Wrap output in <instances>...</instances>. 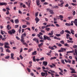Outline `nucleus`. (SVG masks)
Here are the masks:
<instances>
[{
  "label": "nucleus",
  "instance_id": "nucleus-1",
  "mask_svg": "<svg viewBox=\"0 0 77 77\" xmlns=\"http://www.w3.org/2000/svg\"><path fill=\"white\" fill-rule=\"evenodd\" d=\"M15 30L14 29H12L11 30H10L8 31V33L10 35H12V34H14L15 33Z\"/></svg>",
  "mask_w": 77,
  "mask_h": 77
},
{
  "label": "nucleus",
  "instance_id": "nucleus-2",
  "mask_svg": "<svg viewBox=\"0 0 77 77\" xmlns=\"http://www.w3.org/2000/svg\"><path fill=\"white\" fill-rule=\"evenodd\" d=\"M44 40H48V41H51V38L48 36H47L46 35H44L43 36Z\"/></svg>",
  "mask_w": 77,
  "mask_h": 77
},
{
  "label": "nucleus",
  "instance_id": "nucleus-3",
  "mask_svg": "<svg viewBox=\"0 0 77 77\" xmlns=\"http://www.w3.org/2000/svg\"><path fill=\"white\" fill-rule=\"evenodd\" d=\"M0 6H3V5H5V6H6V5H7V3L6 2H0Z\"/></svg>",
  "mask_w": 77,
  "mask_h": 77
},
{
  "label": "nucleus",
  "instance_id": "nucleus-4",
  "mask_svg": "<svg viewBox=\"0 0 77 77\" xmlns=\"http://www.w3.org/2000/svg\"><path fill=\"white\" fill-rule=\"evenodd\" d=\"M26 5H28V6H30V0H29L28 1V2H26Z\"/></svg>",
  "mask_w": 77,
  "mask_h": 77
},
{
  "label": "nucleus",
  "instance_id": "nucleus-5",
  "mask_svg": "<svg viewBox=\"0 0 77 77\" xmlns=\"http://www.w3.org/2000/svg\"><path fill=\"white\" fill-rule=\"evenodd\" d=\"M33 40L34 41H35L36 42V43H37V44H39V41L38 39H36V38H34L33 39Z\"/></svg>",
  "mask_w": 77,
  "mask_h": 77
},
{
  "label": "nucleus",
  "instance_id": "nucleus-6",
  "mask_svg": "<svg viewBox=\"0 0 77 77\" xmlns=\"http://www.w3.org/2000/svg\"><path fill=\"white\" fill-rule=\"evenodd\" d=\"M43 65H44L45 66H47V64H48V62L44 61L43 62Z\"/></svg>",
  "mask_w": 77,
  "mask_h": 77
},
{
  "label": "nucleus",
  "instance_id": "nucleus-7",
  "mask_svg": "<svg viewBox=\"0 0 77 77\" xmlns=\"http://www.w3.org/2000/svg\"><path fill=\"white\" fill-rule=\"evenodd\" d=\"M11 58L12 59H14V53H11Z\"/></svg>",
  "mask_w": 77,
  "mask_h": 77
},
{
  "label": "nucleus",
  "instance_id": "nucleus-8",
  "mask_svg": "<svg viewBox=\"0 0 77 77\" xmlns=\"http://www.w3.org/2000/svg\"><path fill=\"white\" fill-rule=\"evenodd\" d=\"M70 32L72 35H74V32H75L73 29H70Z\"/></svg>",
  "mask_w": 77,
  "mask_h": 77
},
{
  "label": "nucleus",
  "instance_id": "nucleus-9",
  "mask_svg": "<svg viewBox=\"0 0 77 77\" xmlns=\"http://www.w3.org/2000/svg\"><path fill=\"white\" fill-rule=\"evenodd\" d=\"M37 51H35L34 52L32 53V55H36L37 54Z\"/></svg>",
  "mask_w": 77,
  "mask_h": 77
},
{
  "label": "nucleus",
  "instance_id": "nucleus-10",
  "mask_svg": "<svg viewBox=\"0 0 77 77\" xmlns=\"http://www.w3.org/2000/svg\"><path fill=\"white\" fill-rule=\"evenodd\" d=\"M35 21H36V23H38V22H39V18H38L36 17L35 19Z\"/></svg>",
  "mask_w": 77,
  "mask_h": 77
},
{
  "label": "nucleus",
  "instance_id": "nucleus-11",
  "mask_svg": "<svg viewBox=\"0 0 77 77\" xmlns=\"http://www.w3.org/2000/svg\"><path fill=\"white\" fill-rule=\"evenodd\" d=\"M14 22L15 23H16V24H18L19 20H18V19H16L15 20Z\"/></svg>",
  "mask_w": 77,
  "mask_h": 77
},
{
  "label": "nucleus",
  "instance_id": "nucleus-12",
  "mask_svg": "<svg viewBox=\"0 0 77 77\" xmlns=\"http://www.w3.org/2000/svg\"><path fill=\"white\" fill-rule=\"evenodd\" d=\"M36 2L37 3V5H38V6L40 5V1H39V0H37L36 1Z\"/></svg>",
  "mask_w": 77,
  "mask_h": 77
},
{
  "label": "nucleus",
  "instance_id": "nucleus-13",
  "mask_svg": "<svg viewBox=\"0 0 77 77\" xmlns=\"http://www.w3.org/2000/svg\"><path fill=\"white\" fill-rule=\"evenodd\" d=\"M61 49L62 52H63L64 51H66V49L64 48H61Z\"/></svg>",
  "mask_w": 77,
  "mask_h": 77
},
{
  "label": "nucleus",
  "instance_id": "nucleus-14",
  "mask_svg": "<svg viewBox=\"0 0 77 77\" xmlns=\"http://www.w3.org/2000/svg\"><path fill=\"white\" fill-rule=\"evenodd\" d=\"M33 51V48H30L28 51V53H30V52H31V51Z\"/></svg>",
  "mask_w": 77,
  "mask_h": 77
},
{
  "label": "nucleus",
  "instance_id": "nucleus-15",
  "mask_svg": "<svg viewBox=\"0 0 77 77\" xmlns=\"http://www.w3.org/2000/svg\"><path fill=\"white\" fill-rule=\"evenodd\" d=\"M56 45H57L58 46H59V47H62V45L60 43H57L56 44Z\"/></svg>",
  "mask_w": 77,
  "mask_h": 77
},
{
  "label": "nucleus",
  "instance_id": "nucleus-16",
  "mask_svg": "<svg viewBox=\"0 0 77 77\" xmlns=\"http://www.w3.org/2000/svg\"><path fill=\"white\" fill-rule=\"evenodd\" d=\"M65 32H66V33H69L70 34V35H71V32H70V31L68 30H65Z\"/></svg>",
  "mask_w": 77,
  "mask_h": 77
},
{
  "label": "nucleus",
  "instance_id": "nucleus-17",
  "mask_svg": "<svg viewBox=\"0 0 77 77\" xmlns=\"http://www.w3.org/2000/svg\"><path fill=\"white\" fill-rule=\"evenodd\" d=\"M63 3H61L60 4H58V5L60 6L61 7H62L63 6Z\"/></svg>",
  "mask_w": 77,
  "mask_h": 77
},
{
  "label": "nucleus",
  "instance_id": "nucleus-18",
  "mask_svg": "<svg viewBox=\"0 0 77 77\" xmlns=\"http://www.w3.org/2000/svg\"><path fill=\"white\" fill-rule=\"evenodd\" d=\"M56 59V57H52L51 58L50 60H53L54 59Z\"/></svg>",
  "mask_w": 77,
  "mask_h": 77
},
{
  "label": "nucleus",
  "instance_id": "nucleus-19",
  "mask_svg": "<svg viewBox=\"0 0 77 77\" xmlns=\"http://www.w3.org/2000/svg\"><path fill=\"white\" fill-rule=\"evenodd\" d=\"M41 74L43 76H45V73L44 72H42L41 73Z\"/></svg>",
  "mask_w": 77,
  "mask_h": 77
},
{
  "label": "nucleus",
  "instance_id": "nucleus-20",
  "mask_svg": "<svg viewBox=\"0 0 77 77\" xmlns=\"http://www.w3.org/2000/svg\"><path fill=\"white\" fill-rule=\"evenodd\" d=\"M49 12L51 14H54V13L53 12V11L52 10H51L49 11Z\"/></svg>",
  "mask_w": 77,
  "mask_h": 77
},
{
  "label": "nucleus",
  "instance_id": "nucleus-21",
  "mask_svg": "<svg viewBox=\"0 0 77 77\" xmlns=\"http://www.w3.org/2000/svg\"><path fill=\"white\" fill-rule=\"evenodd\" d=\"M4 45H9V44L8 42H5L4 43Z\"/></svg>",
  "mask_w": 77,
  "mask_h": 77
},
{
  "label": "nucleus",
  "instance_id": "nucleus-22",
  "mask_svg": "<svg viewBox=\"0 0 77 77\" xmlns=\"http://www.w3.org/2000/svg\"><path fill=\"white\" fill-rule=\"evenodd\" d=\"M4 47L6 48H10V47L7 45H5Z\"/></svg>",
  "mask_w": 77,
  "mask_h": 77
},
{
  "label": "nucleus",
  "instance_id": "nucleus-23",
  "mask_svg": "<svg viewBox=\"0 0 77 77\" xmlns=\"http://www.w3.org/2000/svg\"><path fill=\"white\" fill-rule=\"evenodd\" d=\"M49 48H50V49H51V50H54V48H53V47H51L50 46H49L48 47Z\"/></svg>",
  "mask_w": 77,
  "mask_h": 77
},
{
  "label": "nucleus",
  "instance_id": "nucleus-24",
  "mask_svg": "<svg viewBox=\"0 0 77 77\" xmlns=\"http://www.w3.org/2000/svg\"><path fill=\"white\" fill-rule=\"evenodd\" d=\"M32 58H33L32 60H33V61H34V62H36V60L35 59V56H34L32 57Z\"/></svg>",
  "mask_w": 77,
  "mask_h": 77
},
{
  "label": "nucleus",
  "instance_id": "nucleus-25",
  "mask_svg": "<svg viewBox=\"0 0 77 77\" xmlns=\"http://www.w3.org/2000/svg\"><path fill=\"white\" fill-rule=\"evenodd\" d=\"M4 33H5V32L3 31H2V30H1V33L2 34V35H4Z\"/></svg>",
  "mask_w": 77,
  "mask_h": 77
},
{
  "label": "nucleus",
  "instance_id": "nucleus-26",
  "mask_svg": "<svg viewBox=\"0 0 77 77\" xmlns=\"http://www.w3.org/2000/svg\"><path fill=\"white\" fill-rule=\"evenodd\" d=\"M10 57V56H8L5 57V59H8Z\"/></svg>",
  "mask_w": 77,
  "mask_h": 77
},
{
  "label": "nucleus",
  "instance_id": "nucleus-27",
  "mask_svg": "<svg viewBox=\"0 0 77 77\" xmlns=\"http://www.w3.org/2000/svg\"><path fill=\"white\" fill-rule=\"evenodd\" d=\"M60 43H61L62 44H65V43L64 42V41H63V40L61 41L60 42Z\"/></svg>",
  "mask_w": 77,
  "mask_h": 77
},
{
  "label": "nucleus",
  "instance_id": "nucleus-28",
  "mask_svg": "<svg viewBox=\"0 0 77 77\" xmlns=\"http://www.w3.org/2000/svg\"><path fill=\"white\" fill-rule=\"evenodd\" d=\"M61 63L63 64H65V62H64V60L62 59L61 60Z\"/></svg>",
  "mask_w": 77,
  "mask_h": 77
},
{
  "label": "nucleus",
  "instance_id": "nucleus-29",
  "mask_svg": "<svg viewBox=\"0 0 77 77\" xmlns=\"http://www.w3.org/2000/svg\"><path fill=\"white\" fill-rule=\"evenodd\" d=\"M43 44V43H41L40 45H38V47L40 48L41 47V46Z\"/></svg>",
  "mask_w": 77,
  "mask_h": 77
},
{
  "label": "nucleus",
  "instance_id": "nucleus-30",
  "mask_svg": "<svg viewBox=\"0 0 77 77\" xmlns=\"http://www.w3.org/2000/svg\"><path fill=\"white\" fill-rule=\"evenodd\" d=\"M23 28H26V27H27V25H23L22 26Z\"/></svg>",
  "mask_w": 77,
  "mask_h": 77
},
{
  "label": "nucleus",
  "instance_id": "nucleus-31",
  "mask_svg": "<svg viewBox=\"0 0 77 77\" xmlns=\"http://www.w3.org/2000/svg\"><path fill=\"white\" fill-rule=\"evenodd\" d=\"M71 5H72V6H77V4H74V3H72L71 4Z\"/></svg>",
  "mask_w": 77,
  "mask_h": 77
},
{
  "label": "nucleus",
  "instance_id": "nucleus-32",
  "mask_svg": "<svg viewBox=\"0 0 77 77\" xmlns=\"http://www.w3.org/2000/svg\"><path fill=\"white\" fill-rule=\"evenodd\" d=\"M54 8H56V9H57V8H59V7L57 6H53Z\"/></svg>",
  "mask_w": 77,
  "mask_h": 77
},
{
  "label": "nucleus",
  "instance_id": "nucleus-33",
  "mask_svg": "<svg viewBox=\"0 0 77 77\" xmlns=\"http://www.w3.org/2000/svg\"><path fill=\"white\" fill-rule=\"evenodd\" d=\"M50 28H46L45 30H46L47 31H49L50 30Z\"/></svg>",
  "mask_w": 77,
  "mask_h": 77
},
{
  "label": "nucleus",
  "instance_id": "nucleus-34",
  "mask_svg": "<svg viewBox=\"0 0 77 77\" xmlns=\"http://www.w3.org/2000/svg\"><path fill=\"white\" fill-rule=\"evenodd\" d=\"M60 33L61 35L63 34V33H64V31H63V30H62V31L60 32Z\"/></svg>",
  "mask_w": 77,
  "mask_h": 77
},
{
  "label": "nucleus",
  "instance_id": "nucleus-35",
  "mask_svg": "<svg viewBox=\"0 0 77 77\" xmlns=\"http://www.w3.org/2000/svg\"><path fill=\"white\" fill-rule=\"evenodd\" d=\"M6 51L7 52H8V53H10V52H11L10 50H9V49H8L6 50Z\"/></svg>",
  "mask_w": 77,
  "mask_h": 77
},
{
  "label": "nucleus",
  "instance_id": "nucleus-36",
  "mask_svg": "<svg viewBox=\"0 0 77 77\" xmlns=\"http://www.w3.org/2000/svg\"><path fill=\"white\" fill-rule=\"evenodd\" d=\"M56 36H61V35H60V34H56Z\"/></svg>",
  "mask_w": 77,
  "mask_h": 77
},
{
  "label": "nucleus",
  "instance_id": "nucleus-37",
  "mask_svg": "<svg viewBox=\"0 0 77 77\" xmlns=\"http://www.w3.org/2000/svg\"><path fill=\"white\" fill-rule=\"evenodd\" d=\"M20 41L22 43L24 42V39H21Z\"/></svg>",
  "mask_w": 77,
  "mask_h": 77
},
{
  "label": "nucleus",
  "instance_id": "nucleus-38",
  "mask_svg": "<svg viewBox=\"0 0 77 77\" xmlns=\"http://www.w3.org/2000/svg\"><path fill=\"white\" fill-rule=\"evenodd\" d=\"M64 46H66L67 47H69V45L66 43H65V44H64Z\"/></svg>",
  "mask_w": 77,
  "mask_h": 77
},
{
  "label": "nucleus",
  "instance_id": "nucleus-39",
  "mask_svg": "<svg viewBox=\"0 0 77 77\" xmlns=\"http://www.w3.org/2000/svg\"><path fill=\"white\" fill-rule=\"evenodd\" d=\"M60 3H63V4H64V2H63V1L62 0H61L60 1Z\"/></svg>",
  "mask_w": 77,
  "mask_h": 77
},
{
  "label": "nucleus",
  "instance_id": "nucleus-40",
  "mask_svg": "<svg viewBox=\"0 0 77 77\" xmlns=\"http://www.w3.org/2000/svg\"><path fill=\"white\" fill-rule=\"evenodd\" d=\"M73 47L74 48H77V45H75L73 46Z\"/></svg>",
  "mask_w": 77,
  "mask_h": 77
},
{
  "label": "nucleus",
  "instance_id": "nucleus-41",
  "mask_svg": "<svg viewBox=\"0 0 77 77\" xmlns=\"http://www.w3.org/2000/svg\"><path fill=\"white\" fill-rule=\"evenodd\" d=\"M16 38L17 39V40H20V38L19 37H18V36H16Z\"/></svg>",
  "mask_w": 77,
  "mask_h": 77
},
{
  "label": "nucleus",
  "instance_id": "nucleus-42",
  "mask_svg": "<svg viewBox=\"0 0 77 77\" xmlns=\"http://www.w3.org/2000/svg\"><path fill=\"white\" fill-rule=\"evenodd\" d=\"M70 70H71V71H75V69H74L72 68H70Z\"/></svg>",
  "mask_w": 77,
  "mask_h": 77
},
{
  "label": "nucleus",
  "instance_id": "nucleus-43",
  "mask_svg": "<svg viewBox=\"0 0 77 77\" xmlns=\"http://www.w3.org/2000/svg\"><path fill=\"white\" fill-rule=\"evenodd\" d=\"M46 26H43L42 27V30H43V29H44L45 28H46Z\"/></svg>",
  "mask_w": 77,
  "mask_h": 77
},
{
  "label": "nucleus",
  "instance_id": "nucleus-44",
  "mask_svg": "<svg viewBox=\"0 0 77 77\" xmlns=\"http://www.w3.org/2000/svg\"><path fill=\"white\" fill-rule=\"evenodd\" d=\"M59 18H63V17L62 15H60L59 16Z\"/></svg>",
  "mask_w": 77,
  "mask_h": 77
},
{
  "label": "nucleus",
  "instance_id": "nucleus-45",
  "mask_svg": "<svg viewBox=\"0 0 77 77\" xmlns=\"http://www.w3.org/2000/svg\"><path fill=\"white\" fill-rule=\"evenodd\" d=\"M48 35H49V36H51V35H53V33H48Z\"/></svg>",
  "mask_w": 77,
  "mask_h": 77
},
{
  "label": "nucleus",
  "instance_id": "nucleus-46",
  "mask_svg": "<svg viewBox=\"0 0 77 77\" xmlns=\"http://www.w3.org/2000/svg\"><path fill=\"white\" fill-rule=\"evenodd\" d=\"M27 71H28L29 72H30V69H29V68H27Z\"/></svg>",
  "mask_w": 77,
  "mask_h": 77
},
{
  "label": "nucleus",
  "instance_id": "nucleus-47",
  "mask_svg": "<svg viewBox=\"0 0 77 77\" xmlns=\"http://www.w3.org/2000/svg\"><path fill=\"white\" fill-rule=\"evenodd\" d=\"M21 36V39H24V35H22Z\"/></svg>",
  "mask_w": 77,
  "mask_h": 77
},
{
  "label": "nucleus",
  "instance_id": "nucleus-48",
  "mask_svg": "<svg viewBox=\"0 0 77 77\" xmlns=\"http://www.w3.org/2000/svg\"><path fill=\"white\" fill-rule=\"evenodd\" d=\"M72 64H75V60H72Z\"/></svg>",
  "mask_w": 77,
  "mask_h": 77
},
{
  "label": "nucleus",
  "instance_id": "nucleus-49",
  "mask_svg": "<svg viewBox=\"0 0 77 77\" xmlns=\"http://www.w3.org/2000/svg\"><path fill=\"white\" fill-rule=\"evenodd\" d=\"M6 37L2 38V41H5V40H6Z\"/></svg>",
  "mask_w": 77,
  "mask_h": 77
},
{
  "label": "nucleus",
  "instance_id": "nucleus-50",
  "mask_svg": "<svg viewBox=\"0 0 77 77\" xmlns=\"http://www.w3.org/2000/svg\"><path fill=\"white\" fill-rule=\"evenodd\" d=\"M18 26H19L18 25H15L14 27H15V28H18Z\"/></svg>",
  "mask_w": 77,
  "mask_h": 77
},
{
  "label": "nucleus",
  "instance_id": "nucleus-51",
  "mask_svg": "<svg viewBox=\"0 0 77 77\" xmlns=\"http://www.w3.org/2000/svg\"><path fill=\"white\" fill-rule=\"evenodd\" d=\"M36 69L38 70H40V69H41V67H37Z\"/></svg>",
  "mask_w": 77,
  "mask_h": 77
},
{
  "label": "nucleus",
  "instance_id": "nucleus-52",
  "mask_svg": "<svg viewBox=\"0 0 77 77\" xmlns=\"http://www.w3.org/2000/svg\"><path fill=\"white\" fill-rule=\"evenodd\" d=\"M40 60H44V57H43L40 58Z\"/></svg>",
  "mask_w": 77,
  "mask_h": 77
},
{
  "label": "nucleus",
  "instance_id": "nucleus-53",
  "mask_svg": "<svg viewBox=\"0 0 77 77\" xmlns=\"http://www.w3.org/2000/svg\"><path fill=\"white\" fill-rule=\"evenodd\" d=\"M74 23V21H72L71 22V23H70L71 26H73V23Z\"/></svg>",
  "mask_w": 77,
  "mask_h": 77
},
{
  "label": "nucleus",
  "instance_id": "nucleus-54",
  "mask_svg": "<svg viewBox=\"0 0 77 77\" xmlns=\"http://www.w3.org/2000/svg\"><path fill=\"white\" fill-rule=\"evenodd\" d=\"M68 6H69V5H68V3L65 5V7H68Z\"/></svg>",
  "mask_w": 77,
  "mask_h": 77
},
{
  "label": "nucleus",
  "instance_id": "nucleus-55",
  "mask_svg": "<svg viewBox=\"0 0 77 77\" xmlns=\"http://www.w3.org/2000/svg\"><path fill=\"white\" fill-rule=\"evenodd\" d=\"M38 15V12H37L35 14V17H37Z\"/></svg>",
  "mask_w": 77,
  "mask_h": 77
},
{
  "label": "nucleus",
  "instance_id": "nucleus-56",
  "mask_svg": "<svg viewBox=\"0 0 77 77\" xmlns=\"http://www.w3.org/2000/svg\"><path fill=\"white\" fill-rule=\"evenodd\" d=\"M74 23H77V19H75L74 21L73 22Z\"/></svg>",
  "mask_w": 77,
  "mask_h": 77
},
{
  "label": "nucleus",
  "instance_id": "nucleus-57",
  "mask_svg": "<svg viewBox=\"0 0 77 77\" xmlns=\"http://www.w3.org/2000/svg\"><path fill=\"white\" fill-rule=\"evenodd\" d=\"M20 58L21 59V60L23 59V57L21 55H20Z\"/></svg>",
  "mask_w": 77,
  "mask_h": 77
},
{
  "label": "nucleus",
  "instance_id": "nucleus-58",
  "mask_svg": "<svg viewBox=\"0 0 77 77\" xmlns=\"http://www.w3.org/2000/svg\"><path fill=\"white\" fill-rule=\"evenodd\" d=\"M4 45V44L3 43H1V42H0V46H3V45Z\"/></svg>",
  "mask_w": 77,
  "mask_h": 77
},
{
  "label": "nucleus",
  "instance_id": "nucleus-59",
  "mask_svg": "<svg viewBox=\"0 0 77 77\" xmlns=\"http://www.w3.org/2000/svg\"><path fill=\"white\" fill-rule=\"evenodd\" d=\"M68 19H69V20H71V19H72V17H68Z\"/></svg>",
  "mask_w": 77,
  "mask_h": 77
},
{
  "label": "nucleus",
  "instance_id": "nucleus-60",
  "mask_svg": "<svg viewBox=\"0 0 77 77\" xmlns=\"http://www.w3.org/2000/svg\"><path fill=\"white\" fill-rule=\"evenodd\" d=\"M18 11L19 14H22V12H21V11L20 10H19Z\"/></svg>",
  "mask_w": 77,
  "mask_h": 77
},
{
  "label": "nucleus",
  "instance_id": "nucleus-61",
  "mask_svg": "<svg viewBox=\"0 0 77 77\" xmlns=\"http://www.w3.org/2000/svg\"><path fill=\"white\" fill-rule=\"evenodd\" d=\"M22 35H23V36H24V37H25V36H26V34L24 33L23 34H22Z\"/></svg>",
  "mask_w": 77,
  "mask_h": 77
},
{
  "label": "nucleus",
  "instance_id": "nucleus-62",
  "mask_svg": "<svg viewBox=\"0 0 77 77\" xmlns=\"http://www.w3.org/2000/svg\"><path fill=\"white\" fill-rule=\"evenodd\" d=\"M68 62L69 63H71V60H70L69 59H68Z\"/></svg>",
  "mask_w": 77,
  "mask_h": 77
},
{
  "label": "nucleus",
  "instance_id": "nucleus-63",
  "mask_svg": "<svg viewBox=\"0 0 77 77\" xmlns=\"http://www.w3.org/2000/svg\"><path fill=\"white\" fill-rule=\"evenodd\" d=\"M32 36H36V34L35 33L32 34Z\"/></svg>",
  "mask_w": 77,
  "mask_h": 77
},
{
  "label": "nucleus",
  "instance_id": "nucleus-64",
  "mask_svg": "<svg viewBox=\"0 0 77 77\" xmlns=\"http://www.w3.org/2000/svg\"><path fill=\"white\" fill-rule=\"evenodd\" d=\"M72 76H74V77H77V76L76 75H75V74H73L72 75Z\"/></svg>",
  "mask_w": 77,
  "mask_h": 77
}]
</instances>
